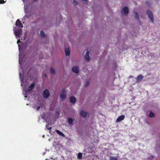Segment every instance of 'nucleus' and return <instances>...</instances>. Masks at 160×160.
<instances>
[{
  "label": "nucleus",
  "mask_w": 160,
  "mask_h": 160,
  "mask_svg": "<svg viewBox=\"0 0 160 160\" xmlns=\"http://www.w3.org/2000/svg\"><path fill=\"white\" fill-rule=\"evenodd\" d=\"M147 14L148 15L151 21L153 22L154 21L153 16L152 12L150 10H148L147 11Z\"/></svg>",
  "instance_id": "obj_1"
},
{
  "label": "nucleus",
  "mask_w": 160,
  "mask_h": 160,
  "mask_svg": "<svg viewBox=\"0 0 160 160\" xmlns=\"http://www.w3.org/2000/svg\"><path fill=\"white\" fill-rule=\"evenodd\" d=\"M61 93L60 94V97L61 99L64 100L65 99L66 97V92L65 88H63L61 91Z\"/></svg>",
  "instance_id": "obj_2"
},
{
  "label": "nucleus",
  "mask_w": 160,
  "mask_h": 160,
  "mask_svg": "<svg viewBox=\"0 0 160 160\" xmlns=\"http://www.w3.org/2000/svg\"><path fill=\"white\" fill-rule=\"evenodd\" d=\"M50 93L48 89L44 90L43 92V96L45 98H47L50 96Z\"/></svg>",
  "instance_id": "obj_3"
},
{
  "label": "nucleus",
  "mask_w": 160,
  "mask_h": 160,
  "mask_svg": "<svg viewBox=\"0 0 160 160\" xmlns=\"http://www.w3.org/2000/svg\"><path fill=\"white\" fill-rule=\"evenodd\" d=\"M15 25L19 28H22L23 25L22 23L20 21L19 19H18L16 22Z\"/></svg>",
  "instance_id": "obj_4"
},
{
  "label": "nucleus",
  "mask_w": 160,
  "mask_h": 160,
  "mask_svg": "<svg viewBox=\"0 0 160 160\" xmlns=\"http://www.w3.org/2000/svg\"><path fill=\"white\" fill-rule=\"evenodd\" d=\"M80 114L82 117L83 118H86L88 116H89L88 113L83 110L81 111Z\"/></svg>",
  "instance_id": "obj_5"
},
{
  "label": "nucleus",
  "mask_w": 160,
  "mask_h": 160,
  "mask_svg": "<svg viewBox=\"0 0 160 160\" xmlns=\"http://www.w3.org/2000/svg\"><path fill=\"white\" fill-rule=\"evenodd\" d=\"M125 116L124 115H122L119 116L116 120L117 122H118L124 119Z\"/></svg>",
  "instance_id": "obj_6"
},
{
  "label": "nucleus",
  "mask_w": 160,
  "mask_h": 160,
  "mask_svg": "<svg viewBox=\"0 0 160 160\" xmlns=\"http://www.w3.org/2000/svg\"><path fill=\"white\" fill-rule=\"evenodd\" d=\"M72 71L76 73H78L79 72V68L77 66H74L72 68Z\"/></svg>",
  "instance_id": "obj_7"
},
{
  "label": "nucleus",
  "mask_w": 160,
  "mask_h": 160,
  "mask_svg": "<svg viewBox=\"0 0 160 160\" xmlns=\"http://www.w3.org/2000/svg\"><path fill=\"white\" fill-rule=\"evenodd\" d=\"M85 58L86 60L87 61H88L90 60V57H89V52L88 51H87L86 52L85 56Z\"/></svg>",
  "instance_id": "obj_8"
},
{
  "label": "nucleus",
  "mask_w": 160,
  "mask_h": 160,
  "mask_svg": "<svg viewBox=\"0 0 160 160\" xmlns=\"http://www.w3.org/2000/svg\"><path fill=\"white\" fill-rule=\"evenodd\" d=\"M21 33V31L20 29H18L15 31V34L16 37H18V38L20 37Z\"/></svg>",
  "instance_id": "obj_9"
},
{
  "label": "nucleus",
  "mask_w": 160,
  "mask_h": 160,
  "mask_svg": "<svg viewBox=\"0 0 160 160\" xmlns=\"http://www.w3.org/2000/svg\"><path fill=\"white\" fill-rule=\"evenodd\" d=\"M144 77L141 75H139L136 78L137 82H140V81Z\"/></svg>",
  "instance_id": "obj_10"
},
{
  "label": "nucleus",
  "mask_w": 160,
  "mask_h": 160,
  "mask_svg": "<svg viewBox=\"0 0 160 160\" xmlns=\"http://www.w3.org/2000/svg\"><path fill=\"white\" fill-rule=\"evenodd\" d=\"M65 52L66 56H68L70 55V50L69 48H66L65 49Z\"/></svg>",
  "instance_id": "obj_11"
},
{
  "label": "nucleus",
  "mask_w": 160,
  "mask_h": 160,
  "mask_svg": "<svg viewBox=\"0 0 160 160\" xmlns=\"http://www.w3.org/2000/svg\"><path fill=\"white\" fill-rule=\"evenodd\" d=\"M123 11L125 14L127 15L128 13V9L127 7H125L123 8Z\"/></svg>",
  "instance_id": "obj_12"
},
{
  "label": "nucleus",
  "mask_w": 160,
  "mask_h": 160,
  "mask_svg": "<svg viewBox=\"0 0 160 160\" xmlns=\"http://www.w3.org/2000/svg\"><path fill=\"white\" fill-rule=\"evenodd\" d=\"M35 86V83L33 82L32 83L30 86L28 87V89L27 90L28 91L30 92L31 91L32 89H33L34 86Z\"/></svg>",
  "instance_id": "obj_13"
},
{
  "label": "nucleus",
  "mask_w": 160,
  "mask_h": 160,
  "mask_svg": "<svg viewBox=\"0 0 160 160\" xmlns=\"http://www.w3.org/2000/svg\"><path fill=\"white\" fill-rule=\"evenodd\" d=\"M76 99L74 96H71L70 98V101L72 103H74L76 102Z\"/></svg>",
  "instance_id": "obj_14"
},
{
  "label": "nucleus",
  "mask_w": 160,
  "mask_h": 160,
  "mask_svg": "<svg viewBox=\"0 0 160 160\" xmlns=\"http://www.w3.org/2000/svg\"><path fill=\"white\" fill-rule=\"evenodd\" d=\"M55 131H56V132L59 135H60L62 136L63 137H65L64 134L62 132H60L59 130H55Z\"/></svg>",
  "instance_id": "obj_15"
},
{
  "label": "nucleus",
  "mask_w": 160,
  "mask_h": 160,
  "mask_svg": "<svg viewBox=\"0 0 160 160\" xmlns=\"http://www.w3.org/2000/svg\"><path fill=\"white\" fill-rule=\"evenodd\" d=\"M73 122V119L71 118H68V122L69 124L72 125Z\"/></svg>",
  "instance_id": "obj_16"
},
{
  "label": "nucleus",
  "mask_w": 160,
  "mask_h": 160,
  "mask_svg": "<svg viewBox=\"0 0 160 160\" xmlns=\"http://www.w3.org/2000/svg\"><path fill=\"white\" fill-rule=\"evenodd\" d=\"M134 13L135 14V16L134 17V18L138 19V20H139V16L138 14L136 12H134Z\"/></svg>",
  "instance_id": "obj_17"
},
{
  "label": "nucleus",
  "mask_w": 160,
  "mask_h": 160,
  "mask_svg": "<svg viewBox=\"0 0 160 160\" xmlns=\"http://www.w3.org/2000/svg\"><path fill=\"white\" fill-rule=\"evenodd\" d=\"M109 158L110 160H118V158L116 157H113L112 156H110L109 157Z\"/></svg>",
  "instance_id": "obj_18"
},
{
  "label": "nucleus",
  "mask_w": 160,
  "mask_h": 160,
  "mask_svg": "<svg viewBox=\"0 0 160 160\" xmlns=\"http://www.w3.org/2000/svg\"><path fill=\"white\" fill-rule=\"evenodd\" d=\"M40 35L42 37H44L45 36V34L43 31H41L40 32Z\"/></svg>",
  "instance_id": "obj_19"
},
{
  "label": "nucleus",
  "mask_w": 160,
  "mask_h": 160,
  "mask_svg": "<svg viewBox=\"0 0 160 160\" xmlns=\"http://www.w3.org/2000/svg\"><path fill=\"white\" fill-rule=\"evenodd\" d=\"M149 117L152 118L154 117V114L152 112H151L148 115Z\"/></svg>",
  "instance_id": "obj_20"
},
{
  "label": "nucleus",
  "mask_w": 160,
  "mask_h": 160,
  "mask_svg": "<svg viewBox=\"0 0 160 160\" xmlns=\"http://www.w3.org/2000/svg\"><path fill=\"white\" fill-rule=\"evenodd\" d=\"M78 158L79 159H81L82 158V154L81 153H79L78 154Z\"/></svg>",
  "instance_id": "obj_21"
},
{
  "label": "nucleus",
  "mask_w": 160,
  "mask_h": 160,
  "mask_svg": "<svg viewBox=\"0 0 160 160\" xmlns=\"http://www.w3.org/2000/svg\"><path fill=\"white\" fill-rule=\"evenodd\" d=\"M50 72L51 74H54L55 73V69H53L52 68H51Z\"/></svg>",
  "instance_id": "obj_22"
},
{
  "label": "nucleus",
  "mask_w": 160,
  "mask_h": 160,
  "mask_svg": "<svg viewBox=\"0 0 160 160\" xmlns=\"http://www.w3.org/2000/svg\"><path fill=\"white\" fill-rule=\"evenodd\" d=\"M73 4L75 5H77L78 4V2L77 1L75 0H74L73 1Z\"/></svg>",
  "instance_id": "obj_23"
},
{
  "label": "nucleus",
  "mask_w": 160,
  "mask_h": 160,
  "mask_svg": "<svg viewBox=\"0 0 160 160\" xmlns=\"http://www.w3.org/2000/svg\"><path fill=\"white\" fill-rule=\"evenodd\" d=\"M89 85V81H87L85 84V87H88Z\"/></svg>",
  "instance_id": "obj_24"
},
{
  "label": "nucleus",
  "mask_w": 160,
  "mask_h": 160,
  "mask_svg": "<svg viewBox=\"0 0 160 160\" xmlns=\"http://www.w3.org/2000/svg\"><path fill=\"white\" fill-rule=\"evenodd\" d=\"M49 124H47L46 126V128H47V129L48 130H50L51 129V128H52V127H48V126L49 125Z\"/></svg>",
  "instance_id": "obj_25"
},
{
  "label": "nucleus",
  "mask_w": 160,
  "mask_h": 160,
  "mask_svg": "<svg viewBox=\"0 0 160 160\" xmlns=\"http://www.w3.org/2000/svg\"><path fill=\"white\" fill-rule=\"evenodd\" d=\"M5 3L4 0H0V4H3Z\"/></svg>",
  "instance_id": "obj_26"
},
{
  "label": "nucleus",
  "mask_w": 160,
  "mask_h": 160,
  "mask_svg": "<svg viewBox=\"0 0 160 160\" xmlns=\"http://www.w3.org/2000/svg\"><path fill=\"white\" fill-rule=\"evenodd\" d=\"M40 106H38L37 108H36V110L37 111H39L40 109Z\"/></svg>",
  "instance_id": "obj_27"
},
{
  "label": "nucleus",
  "mask_w": 160,
  "mask_h": 160,
  "mask_svg": "<svg viewBox=\"0 0 160 160\" xmlns=\"http://www.w3.org/2000/svg\"><path fill=\"white\" fill-rule=\"evenodd\" d=\"M82 1H84L85 3H87V0H81Z\"/></svg>",
  "instance_id": "obj_28"
},
{
  "label": "nucleus",
  "mask_w": 160,
  "mask_h": 160,
  "mask_svg": "<svg viewBox=\"0 0 160 160\" xmlns=\"http://www.w3.org/2000/svg\"><path fill=\"white\" fill-rule=\"evenodd\" d=\"M20 42L21 41H20V39H19L18 40L17 43H18L19 42Z\"/></svg>",
  "instance_id": "obj_29"
},
{
  "label": "nucleus",
  "mask_w": 160,
  "mask_h": 160,
  "mask_svg": "<svg viewBox=\"0 0 160 160\" xmlns=\"http://www.w3.org/2000/svg\"><path fill=\"white\" fill-rule=\"evenodd\" d=\"M44 76L45 77H47V75L46 74H44Z\"/></svg>",
  "instance_id": "obj_30"
},
{
  "label": "nucleus",
  "mask_w": 160,
  "mask_h": 160,
  "mask_svg": "<svg viewBox=\"0 0 160 160\" xmlns=\"http://www.w3.org/2000/svg\"><path fill=\"white\" fill-rule=\"evenodd\" d=\"M37 0H34L33 2H36Z\"/></svg>",
  "instance_id": "obj_31"
},
{
  "label": "nucleus",
  "mask_w": 160,
  "mask_h": 160,
  "mask_svg": "<svg viewBox=\"0 0 160 160\" xmlns=\"http://www.w3.org/2000/svg\"><path fill=\"white\" fill-rule=\"evenodd\" d=\"M18 46H19V45H18ZM19 48V50H20V47Z\"/></svg>",
  "instance_id": "obj_32"
}]
</instances>
